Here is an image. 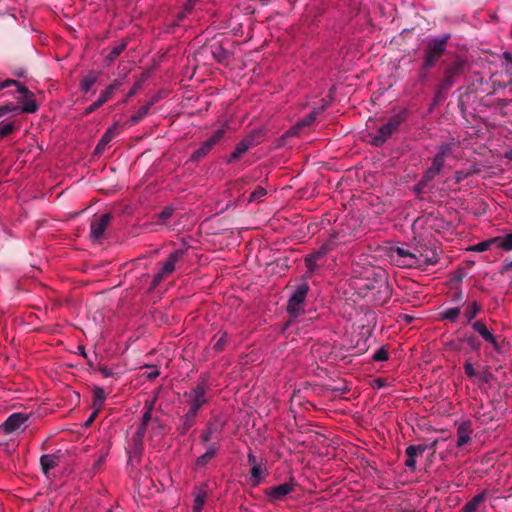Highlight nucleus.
Masks as SVG:
<instances>
[{
	"label": "nucleus",
	"mask_w": 512,
	"mask_h": 512,
	"mask_svg": "<svg viewBox=\"0 0 512 512\" xmlns=\"http://www.w3.org/2000/svg\"><path fill=\"white\" fill-rule=\"evenodd\" d=\"M257 145L254 135H248L244 139H242L235 147L234 151L231 153L230 157L227 160V163H233L238 161L243 154H245L250 148H253Z\"/></svg>",
	"instance_id": "13"
},
{
	"label": "nucleus",
	"mask_w": 512,
	"mask_h": 512,
	"mask_svg": "<svg viewBox=\"0 0 512 512\" xmlns=\"http://www.w3.org/2000/svg\"><path fill=\"white\" fill-rule=\"evenodd\" d=\"M147 79H148V74L142 73L141 76L134 82L130 91L127 93V98H131L134 95H136V93L142 89V87Z\"/></svg>",
	"instance_id": "36"
},
{
	"label": "nucleus",
	"mask_w": 512,
	"mask_h": 512,
	"mask_svg": "<svg viewBox=\"0 0 512 512\" xmlns=\"http://www.w3.org/2000/svg\"><path fill=\"white\" fill-rule=\"evenodd\" d=\"M267 194V191L262 186H257L253 192H251L248 201L260 203L263 201V198Z\"/></svg>",
	"instance_id": "39"
},
{
	"label": "nucleus",
	"mask_w": 512,
	"mask_h": 512,
	"mask_svg": "<svg viewBox=\"0 0 512 512\" xmlns=\"http://www.w3.org/2000/svg\"><path fill=\"white\" fill-rule=\"evenodd\" d=\"M224 425H225V423L218 419L209 421L206 429L203 430V432H202V435H201L202 442L207 443V442L211 441L212 439H214L218 434H220L222 432Z\"/></svg>",
	"instance_id": "18"
},
{
	"label": "nucleus",
	"mask_w": 512,
	"mask_h": 512,
	"mask_svg": "<svg viewBox=\"0 0 512 512\" xmlns=\"http://www.w3.org/2000/svg\"><path fill=\"white\" fill-rule=\"evenodd\" d=\"M496 238L497 248L506 252L512 251V232L502 236H497Z\"/></svg>",
	"instance_id": "34"
},
{
	"label": "nucleus",
	"mask_w": 512,
	"mask_h": 512,
	"mask_svg": "<svg viewBox=\"0 0 512 512\" xmlns=\"http://www.w3.org/2000/svg\"><path fill=\"white\" fill-rule=\"evenodd\" d=\"M405 454L407 456V459L405 461L406 467L410 469V471L416 470V453L414 452V448L408 446L405 450Z\"/></svg>",
	"instance_id": "37"
},
{
	"label": "nucleus",
	"mask_w": 512,
	"mask_h": 512,
	"mask_svg": "<svg viewBox=\"0 0 512 512\" xmlns=\"http://www.w3.org/2000/svg\"><path fill=\"white\" fill-rule=\"evenodd\" d=\"M328 251L327 245H323L318 251H315L311 254H308L309 260L318 261L320 260Z\"/></svg>",
	"instance_id": "49"
},
{
	"label": "nucleus",
	"mask_w": 512,
	"mask_h": 512,
	"mask_svg": "<svg viewBox=\"0 0 512 512\" xmlns=\"http://www.w3.org/2000/svg\"><path fill=\"white\" fill-rule=\"evenodd\" d=\"M17 85H19V81L14 79H6L4 81H0V91L10 86H15L17 88Z\"/></svg>",
	"instance_id": "59"
},
{
	"label": "nucleus",
	"mask_w": 512,
	"mask_h": 512,
	"mask_svg": "<svg viewBox=\"0 0 512 512\" xmlns=\"http://www.w3.org/2000/svg\"><path fill=\"white\" fill-rule=\"evenodd\" d=\"M174 208L172 206H166L163 210L157 215L158 224L164 225L167 221L173 216Z\"/></svg>",
	"instance_id": "40"
},
{
	"label": "nucleus",
	"mask_w": 512,
	"mask_h": 512,
	"mask_svg": "<svg viewBox=\"0 0 512 512\" xmlns=\"http://www.w3.org/2000/svg\"><path fill=\"white\" fill-rule=\"evenodd\" d=\"M211 376L201 373L195 385L189 392L184 393L187 398L188 410L198 413L211 399Z\"/></svg>",
	"instance_id": "2"
},
{
	"label": "nucleus",
	"mask_w": 512,
	"mask_h": 512,
	"mask_svg": "<svg viewBox=\"0 0 512 512\" xmlns=\"http://www.w3.org/2000/svg\"><path fill=\"white\" fill-rule=\"evenodd\" d=\"M392 256H395V258L396 257H399V258L410 257V259H416V252L415 253L411 252L403 247H397L392 250L391 257Z\"/></svg>",
	"instance_id": "42"
},
{
	"label": "nucleus",
	"mask_w": 512,
	"mask_h": 512,
	"mask_svg": "<svg viewBox=\"0 0 512 512\" xmlns=\"http://www.w3.org/2000/svg\"><path fill=\"white\" fill-rule=\"evenodd\" d=\"M218 449H219V446L217 443H211L209 444L207 450L205 453H203L202 455H200L197 459H196V467H204L206 466L209 461L215 457V455L217 454L218 452Z\"/></svg>",
	"instance_id": "25"
},
{
	"label": "nucleus",
	"mask_w": 512,
	"mask_h": 512,
	"mask_svg": "<svg viewBox=\"0 0 512 512\" xmlns=\"http://www.w3.org/2000/svg\"><path fill=\"white\" fill-rule=\"evenodd\" d=\"M305 264L307 267V272L309 274H312L317 268V261H314V260L310 261L308 255L305 257Z\"/></svg>",
	"instance_id": "58"
},
{
	"label": "nucleus",
	"mask_w": 512,
	"mask_h": 512,
	"mask_svg": "<svg viewBox=\"0 0 512 512\" xmlns=\"http://www.w3.org/2000/svg\"><path fill=\"white\" fill-rule=\"evenodd\" d=\"M450 37V34H444L440 38H432L427 41L423 51L422 70L428 71L436 65L445 54Z\"/></svg>",
	"instance_id": "3"
},
{
	"label": "nucleus",
	"mask_w": 512,
	"mask_h": 512,
	"mask_svg": "<svg viewBox=\"0 0 512 512\" xmlns=\"http://www.w3.org/2000/svg\"><path fill=\"white\" fill-rule=\"evenodd\" d=\"M152 420V413L149 411H144L141 419V423L144 425H148L149 422Z\"/></svg>",
	"instance_id": "63"
},
{
	"label": "nucleus",
	"mask_w": 512,
	"mask_h": 512,
	"mask_svg": "<svg viewBox=\"0 0 512 512\" xmlns=\"http://www.w3.org/2000/svg\"><path fill=\"white\" fill-rule=\"evenodd\" d=\"M464 371H465V374L468 376V377H474L477 375L473 365L471 362L469 361H466L465 364H464Z\"/></svg>",
	"instance_id": "57"
},
{
	"label": "nucleus",
	"mask_w": 512,
	"mask_h": 512,
	"mask_svg": "<svg viewBox=\"0 0 512 512\" xmlns=\"http://www.w3.org/2000/svg\"><path fill=\"white\" fill-rule=\"evenodd\" d=\"M436 445V442H433L430 446L420 444V445H410V447L414 448V452L417 456L422 455L428 448L433 449Z\"/></svg>",
	"instance_id": "51"
},
{
	"label": "nucleus",
	"mask_w": 512,
	"mask_h": 512,
	"mask_svg": "<svg viewBox=\"0 0 512 512\" xmlns=\"http://www.w3.org/2000/svg\"><path fill=\"white\" fill-rule=\"evenodd\" d=\"M16 130L14 121H3L0 122V139H3Z\"/></svg>",
	"instance_id": "35"
},
{
	"label": "nucleus",
	"mask_w": 512,
	"mask_h": 512,
	"mask_svg": "<svg viewBox=\"0 0 512 512\" xmlns=\"http://www.w3.org/2000/svg\"><path fill=\"white\" fill-rule=\"evenodd\" d=\"M126 47H127L126 41H122L121 43L112 47L110 52L108 53V55L105 58V62L107 63V65H110L111 63H113L117 59V57L126 49Z\"/></svg>",
	"instance_id": "28"
},
{
	"label": "nucleus",
	"mask_w": 512,
	"mask_h": 512,
	"mask_svg": "<svg viewBox=\"0 0 512 512\" xmlns=\"http://www.w3.org/2000/svg\"><path fill=\"white\" fill-rule=\"evenodd\" d=\"M470 175L469 172H465V171H456L455 172V175H454V179H455V182L457 184L461 183L463 180H465L468 176Z\"/></svg>",
	"instance_id": "60"
},
{
	"label": "nucleus",
	"mask_w": 512,
	"mask_h": 512,
	"mask_svg": "<svg viewBox=\"0 0 512 512\" xmlns=\"http://www.w3.org/2000/svg\"><path fill=\"white\" fill-rule=\"evenodd\" d=\"M324 110V107L314 109L311 111L308 115L303 117L301 120L298 121L297 127L303 128L310 126L317 118V116Z\"/></svg>",
	"instance_id": "29"
},
{
	"label": "nucleus",
	"mask_w": 512,
	"mask_h": 512,
	"mask_svg": "<svg viewBox=\"0 0 512 512\" xmlns=\"http://www.w3.org/2000/svg\"><path fill=\"white\" fill-rule=\"evenodd\" d=\"M210 52L213 59H215L218 63L225 62L229 55L228 51L220 45H212L210 47Z\"/></svg>",
	"instance_id": "31"
},
{
	"label": "nucleus",
	"mask_w": 512,
	"mask_h": 512,
	"mask_svg": "<svg viewBox=\"0 0 512 512\" xmlns=\"http://www.w3.org/2000/svg\"><path fill=\"white\" fill-rule=\"evenodd\" d=\"M16 110H18V106L14 105L13 103L2 105L0 106V118L7 113L14 112Z\"/></svg>",
	"instance_id": "53"
},
{
	"label": "nucleus",
	"mask_w": 512,
	"mask_h": 512,
	"mask_svg": "<svg viewBox=\"0 0 512 512\" xmlns=\"http://www.w3.org/2000/svg\"><path fill=\"white\" fill-rule=\"evenodd\" d=\"M251 480L254 482V485L259 484L263 479V469L262 465L251 467Z\"/></svg>",
	"instance_id": "45"
},
{
	"label": "nucleus",
	"mask_w": 512,
	"mask_h": 512,
	"mask_svg": "<svg viewBox=\"0 0 512 512\" xmlns=\"http://www.w3.org/2000/svg\"><path fill=\"white\" fill-rule=\"evenodd\" d=\"M475 416L477 419L481 420L482 423H487L493 420V415L491 413H480V411H476Z\"/></svg>",
	"instance_id": "56"
},
{
	"label": "nucleus",
	"mask_w": 512,
	"mask_h": 512,
	"mask_svg": "<svg viewBox=\"0 0 512 512\" xmlns=\"http://www.w3.org/2000/svg\"><path fill=\"white\" fill-rule=\"evenodd\" d=\"M376 274L377 273L374 274L373 279L367 278L366 282L362 286V289H365L367 291V294L373 292L375 289L373 286L375 285L374 282L376 281Z\"/></svg>",
	"instance_id": "54"
},
{
	"label": "nucleus",
	"mask_w": 512,
	"mask_h": 512,
	"mask_svg": "<svg viewBox=\"0 0 512 512\" xmlns=\"http://www.w3.org/2000/svg\"><path fill=\"white\" fill-rule=\"evenodd\" d=\"M149 370L146 374V377L150 380L157 378L160 375V370L156 366H147Z\"/></svg>",
	"instance_id": "55"
},
{
	"label": "nucleus",
	"mask_w": 512,
	"mask_h": 512,
	"mask_svg": "<svg viewBox=\"0 0 512 512\" xmlns=\"http://www.w3.org/2000/svg\"><path fill=\"white\" fill-rule=\"evenodd\" d=\"M112 218L111 213H104L100 216L93 217L90 223V238L93 241H100L104 238L105 231Z\"/></svg>",
	"instance_id": "9"
},
{
	"label": "nucleus",
	"mask_w": 512,
	"mask_h": 512,
	"mask_svg": "<svg viewBox=\"0 0 512 512\" xmlns=\"http://www.w3.org/2000/svg\"><path fill=\"white\" fill-rule=\"evenodd\" d=\"M451 302L461 307L464 305V293L460 285L456 286L451 293Z\"/></svg>",
	"instance_id": "41"
},
{
	"label": "nucleus",
	"mask_w": 512,
	"mask_h": 512,
	"mask_svg": "<svg viewBox=\"0 0 512 512\" xmlns=\"http://www.w3.org/2000/svg\"><path fill=\"white\" fill-rule=\"evenodd\" d=\"M512 270V260L511 261H504V264L500 270L501 274H505Z\"/></svg>",
	"instance_id": "64"
},
{
	"label": "nucleus",
	"mask_w": 512,
	"mask_h": 512,
	"mask_svg": "<svg viewBox=\"0 0 512 512\" xmlns=\"http://www.w3.org/2000/svg\"><path fill=\"white\" fill-rule=\"evenodd\" d=\"M445 160L441 157L434 156L431 166L424 172L421 180L417 184L419 190L424 189L430 181H432L442 170Z\"/></svg>",
	"instance_id": "11"
},
{
	"label": "nucleus",
	"mask_w": 512,
	"mask_h": 512,
	"mask_svg": "<svg viewBox=\"0 0 512 512\" xmlns=\"http://www.w3.org/2000/svg\"><path fill=\"white\" fill-rule=\"evenodd\" d=\"M102 105L100 104V102H98L97 100L95 102H93L90 106H88L85 111H84V115H89L93 112H95L97 109H99Z\"/></svg>",
	"instance_id": "61"
},
{
	"label": "nucleus",
	"mask_w": 512,
	"mask_h": 512,
	"mask_svg": "<svg viewBox=\"0 0 512 512\" xmlns=\"http://www.w3.org/2000/svg\"><path fill=\"white\" fill-rule=\"evenodd\" d=\"M148 425H144L143 423H140V425L137 428L136 434H135V441L136 442H142Z\"/></svg>",
	"instance_id": "52"
},
{
	"label": "nucleus",
	"mask_w": 512,
	"mask_h": 512,
	"mask_svg": "<svg viewBox=\"0 0 512 512\" xmlns=\"http://www.w3.org/2000/svg\"><path fill=\"white\" fill-rule=\"evenodd\" d=\"M93 396H94V403L95 404L97 403L99 405H102V403L104 402V400L106 398L104 390L100 387H97L94 389Z\"/></svg>",
	"instance_id": "48"
},
{
	"label": "nucleus",
	"mask_w": 512,
	"mask_h": 512,
	"mask_svg": "<svg viewBox=\"0 0 512 512\" xmlns=\"http://www.w3.org/2000/svg\"><path fill=\"white\" fill-rule=\"evenodd\" d=\"M488 495L487 490H483L481 493L472 497L462 508L463 512H479V508L482 503L486 500Z\"/></svg>",
	"instance_id": "22"
},
{
	"label": "nucleus",
	"mask_w": 512,
	"mask_h": 512,
	"mask_svg": "<svg viewBox=\"0 0 512 512\" xmlns=\"http://www.w3.org/2000/svg\"><path fill=\"white\" fill-rule=\"evenodd\" d=\"M198 413L193 412L191 410H187V412L180 419V423L177 427V430L181 435H185L190 428H192L196 423V416Z\"/></svg>",
	"instance_id": "21"
},
{
	"label": "nucleus",
	"mask_w": 512,
	"mask_h": 512,
	"mask_svg": "<svg viewBox=\"0 0 512 512\" xmlns=\"http://www.w3.org/2000/svg\"><path fill=\"white\" fill-rule=\"evenodd\" d=\"M59 458L52 454L42 455L40 458L41 469L44 474H48L50 470L58 465Z\"/></svg>",
	"instance_id": "26"
},
{
	"label": "nucleus",
	"mask_w": 512,
	"mask_h": 512,
	"mask_svg": "<svg viewBox=\"0 0 512 512\" xmlns=\"http://www.w3.org/2000/svg\"><path fill=\"white\" fill-rule=\"evenodd\" d=\"M226 133V128L221 127L213 132V134L202 145L193 152L190 157L192 162H199L223 139Z\"/></svg>",
	"instance_id": "8"
},
{
	"label": "nucleus",
	"mask_w": 512,
	"mask_h": 512,
	"mask_svg": "<svg viewBox=\"0 0 512 512\" xmlns=\"http://www.w3.org/2000/svg\"><path fill=\"white\" fill-rule=\"evenodd\" d=\"M453 143L444 142L438 146V150L435 156L441 157L443 160L451 155L453 149Z\"/></svg>",
	"instance_id": "38"
},
{
	"label": "nucleus",
	"mask_w": 512,
	"mask_h": 512,
	"mask_svg": "<svg viewBox=\"0 0 512 512\" xmlns=\"http://www.w3.org/2000/svg\"><path fill=\"white\" fill-rule=\"evenodd\" d=\"M119 83L115 82L113 84L108 85L100 94L97 101L100 102L101 105H104L110 99H112L115 90L119 87Z\"/></svg>",
	"instance_id": "30"
},
{
	"label": "nucleus",
	"mask_w": 512,
	"mask_h": 512,
	"mask_svg": "<svg viewBox=\"0 0 512 512\" xmlns=\"http://www.w3.org/2000/svg\"><path fill=\"white\" fill-rule=\"evenodd\" d=\"M296 487L297 483L292 477L286 483H282L280 485L266 489L265 495L267 496L270 502L282 501L288 494L294 492Z\"/></svg>",
	"instance_id": "10"
},
{
	"label": "nucleus",
	"mask_w": 512,
	"mask_h": 512,
	"mask_svg": "<svg viewBox=\"0 0 512 512\" xmlns=\"http://www.w3.org/2000/svg\"><path fill=\"white\" fill-rule=\"evenodd\" d=\"M372 359L377 362L388 360L387 349L384 346H382L373 354Z\"/></svg>",
	"instance_id": "46"
},
{
	"label": "nucleus",
	"mask_w": 512,
	"mask_h": 512,
	"mask_svg": "<svg viewBox=\"0 0 512 512\" xmlns=\"http://www.w3.org/2000/svg\"><path fill=\"white\" fill-rule=\"evenodd\" d=\"M309 290L310 287L307 282H301L295 287L286 305V311L290 317L297 318L304 314Z\"/></svg>",
	"instance_id": "5"
},
{
	"label": "nucleus",
	"mask_w": 512,
	"mask_h": 512,
	"mask_svg": "<svg viewBox=\"0 0 512 512\" xmlns=\"http://www.w3.org/2000/svg\"><path fill=\"white\" fill-rule=\"evenodd\" d=\"M493 247L497 248V238L496 237L479 242V243L475 244L474 246H472L470 248V250L475 251V252H484Z\"/></svg>",
	"instance_id": "32"
},
{
	"label": "nucleus",
	"mask_w": 512,
	"mask_h": 512,
	"mask_svg": "<svg viewBox=\"0 0 512 512\" xmlns=\"http://www.w3.org/2000/svg\"><path fill=\"white\" fill-rule=\"evenodd\" d=\"M374 283L373 287L375 289L370 293L371 297L377 304L386 303L391 298L392 289L384 271H379L376 274V281Z\"/></svg>",
	"instance_id": "7"
},
{
	"label": "nucleus",
	"mask_w": 512,
	"mask_h": 512,
	"mask_svg": "<svg viewBox=\"0 0 512 512\" xmlns=\"http://www.w3.org/2000/svg\"><path fill=\"white\" fill-rule=\"evenodd\" d=\"M473 433L472 423L471 421H464L459 424L457 428V444L456 446L462 447L468 444L471 440V435Z\"/></svg>",
	"instance_id": "20"
},
{
	"label": "nucleus",
	"mask_w": 512,
	"mask_h": 512,
	"mask_svg": "<svg viewBox=\"0 0 512 512\" xmlns=\"http://www.w3.org/2000/svg\"><path fill=\"white\" fill-rule=\"evenodd\" d=\"M467 66V60L459 57L446 66L443 78L439 82L435 91V104H438L446 99L448 91L456 83V79L465 72Z\"/></svg>",
	"instance_id": "1"
},
{
	"label": "nucleus",
	"mask_w": 512,
	"mask_h": 512,
	"mask_svg": "<svg viewBox=\"0 0 512 512\" xmlns=\"http://www.w3.org/2000/svg\"><path fill=\"white\" fill-rule=\"evenodd\" d=\"M28 420V415L24 413L11 414L1 425L0 431L10 434L20 428Z\"/></svg>",
	"instance_id": "14"
},
{
	"label": "nucleus",
	"mask_w": 512,
	"mask_h": 512,
	"mask_svg": "<svg viewBox=\"0 0 512 512\" xmlns=\"http://www.w3.org/2000/svg\"><path fill=\"white\" fill-rule=\"evenodd\" d=\"M479 378L483 383H491L495 377L494 375L486 368L479 374Z\"/></svg>",
	"instance_id": "50"
},
{
	"label": "nucleus",
	"mask_w": 512,
	"mask_h": 512,
	"mask_svg": "<svg viewBox=\"0 0 512 512\" xmlns=\"http://www.w3.org/2000/svg\"><path fill=\"white\" fill-rule=\"evenodd\" d=\"M406 111H401L391 116L388 121L383 124L377 132L372 136L371 143L375 147L382 146L393 133L397 132L400 126L406 121Z\"/></svg>",
	"instance_id": "4"
},
{
	"label": "nucleus",
	"mask_w": 512,
	"mask_h": 512,
	"mask_svg": "<svg viewBox=\"0 0 512 512\" xmlns=\"http://www.w3.org/2000/svg\"><path fill=\"white\" fill-rule=\"evenodd\" d=\"M465 342L473 351H479L481 348V342L474 334H465Z\"/></svg>",
	"instance_id": "44"
},
{
	"label": "nucleus",
	"mask_w": 512,
	"mask_h": 512,
	"mask_svg": "<svg viewBox=\"0 0 512 512\" xmlns=\"http://www.w3.org/2000/svg\"><path fill=\"white\" fill-rule=\"evenodd\" d=\"M184 255V249H177L170 253L167 259L161 264V268L158 273L153 276L150 288L155 289L166 277H168L175 270L176 263L181 261Z\"/></svg>",
	"instance_id": "6"
},
{
	"label": "nucleus",
	"mask_w": 512,
	"mask_h": 512,
	"mask_svg": "<svg viewBox=\"0 0 512 512\" xmlns=\"http://www.w3.org/2000/svg\"><path fill=\"white\" fill-rule=\"evenodd\" d=\"M419 268L423 265H435L439 261V256L436 249L423 247L417 251Z\"/></svg>",
	"instance_id": "19"
},
{
	"label": "nucleus",
	"mask_w": 512,
	"mask_h": 512,
	"mask_svg": "<svg viewBox=\"0 0 512 512\" xmlns=\"http://www.w3.org/2000/svg\"><path fill=\"white\" fill-rule=\"evenodd\" d=\"M226 343H227V333L226 332H223L221 334V336L219 337V339L216 341V343L214 344L213 346V349L216 351V352H221L224 350L225 346H226Z\"/></svg>",
	"instance_id": "47"
},
{
	"label": "nucleus",
	"mask_w": 512,
	"mask_h": 512,
	"mask_svg": "<svg viewBox=\"0 0 512 512\" xmlns=\"http://www.w3.org/2000/svg\"><path fill=\"white\" fill-rule=\"evenodd\" d=\"M99 76L100 72L94 70L89 71L81 78L80 90L84 94H87L91 90L92 86L98 81Z\"/></svg>",
	"instance_id": "23"
},
{
	"label": "nucleus",
	"mask_w": 512,
	"mask_h": 512,
	"mask_svg": "<svg viewBox=\"0 0 512 512\" xmlns=\"http://www.w3.org/2000/svg\"><path fill=\"white\" fill-rule=\"evenodd\" d=\"M461 306L447 307L439 312V319L441 321H449L451 323L457 322L461 314Z\"/></svg>",
	"instance_id": "24"
},
{
	"label": "nucleus",
	"mask_w": 512,
	"mask_h": 512,
	"mask_svg": "<svg viewBox=\"0 0 512 512\" xmlns=\"http://www.w3.org/2000/svg\"><path fill=\"white\" fill-rule=\"evenodd\" d=\"M463 310V317L465 319V324L470 325L475 321V318L479 313L482 312V305L477 300H472L465 302Z\"/></svg>",
	"instance_id": "17"
},
{
	"label": "nucleus",
	"mask_w": 512,
	"mask_h": 512,
	"mask_svg": "<svg viewBox=\"0 0 512 512\" xmlns=\"http://www.w3.org/2000/svg\"><path fill=\"white\" fill-rule=\"evenodd\" d=\"M155 103V100L148 102L146 105L141 106L138 111L132 115L129 119V125L133 126L139 123L149 112L151 106Z\"/></svg>",
	"instance_id": "27"
},
{
	"label": "nucleus",
	"mask_w": 512,
	"mask_h": 512,
	"mask_svg": "<svg viewBox=\"0 0 512 512\" xmlns=\"http://www.w3.org/2000/svg\"><path fill=\"white\" fill-rule=\"evenodd\" d=\"M503 63L502 66L504 68L505 73L511 77L512 81V53L506 51L503 53Z\"/></svg>",
	"instance_id": "43"
},
{
	"label": "nucleus",
	"mask_w": 512,
	"mask_h": 512,
	"mask_svg": "<svg viewBox=\"0 0 512 512\" xmlns=\"http://www.w3.org/2000/svg\"><path fill=\"white\" fill-rule=\"evenodd\" d=\"M392 260L395 261L399 267L413 268V264L406 263L404 258H395V256H392Z\"/></svg>",
	"instance_id": "62"
},
{
	"label": "nucleus",
	"mask_w": 512,
	"mask_h": 512,
	"mask_svg": "<svg viewBox=\"0 0 512 512\" xmlns=\"http://www.w3.org/2000/svg\"><path fill=\"white\" fill-rule=\"evenodd\" d=\"M207 499V491L203 488L198 489L195 493L193 509L197 511H202L204 504Z\"/></svg>",
	"instance_id": "33"
},
{
	"label": "nucleus",
	"mask_w": 512,
	"mask_h": 512,
	"mask_svg": "<svg viewBox=\"0 0 512 512\" xmlns=\"http://www.w3.org/2000/svg\"><path fill=\"white\" fill-rule=\"evenodd\" d=\"M17 92L23 96V104L21 110L25 113H34L38 109L34 94L19 82Z\"/></svg>",
	"instance_id": "15"
},
{
	"label": "nucleus",
	"mask_w": 512,
	"mask_h": 512,
	"mask_svg": "<svg viewBox=\"0 0 512 512\" xmlns=\"http://www.w3.org/2000/svg\"><path fill=\"white\" fill-rule=\"evenodd\" d=\"M120 126L118 123L113 124L110 126L105 133L102 135L101 139L99 140L98 144L95 147L94 154L100 155L102 154L107 145L110 143V141L119 134Z\"/></svg>",
	"instance_id": "16"
},
{
	"label": "nucleus",
	"mask_w": 512,
	"mask_h": 512,
	"mask_svg": "<svg viewBox=\"0 0 512 512\" xmlns=\"http://www.w3.org/2000/svg\"><path fill=\"white\" fill-rule=\"evenodd\" d=\"M471 328L474 332L478 333L484 341L491 344L492 347L496 350H500V345L497 340V337L492 333V331L486 326L483 320H475L471 323Z\"/></svg>",
	"instance_id": "12"
}]
</instances>
